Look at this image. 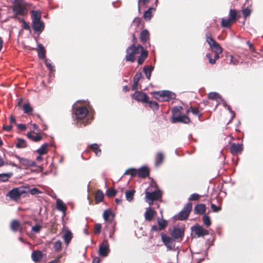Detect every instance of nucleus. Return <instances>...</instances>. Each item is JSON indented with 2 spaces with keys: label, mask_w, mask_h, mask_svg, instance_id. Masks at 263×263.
<instances>
[{
  "label": "nucleus",
  "mask_w": 263,
  "mask_h": 263,
  "mask_svg": "<svg viewBox=\"0 0 263 263\" xmlns=\"http://www.w3.org/2000/svg\"><path fill=\"white\" fill-rule=\"evenodd\" d=\"M150 0H139L138 1V10H140V5H145L149 3Z\"/></svg>",
  "instance_id": "59"
},
{
  "label": "nucleus",
  "mask_w": 263,
  "mask_h": 263,
  "mask_svg": "<svg viewBox=\"0 0 263 263\" xmlns=\"http://www.w3.org/2000/svg\"><path fill=\"white\" fill-rule=\"evenodd\" d=\"M206 41L210 47L214 52H222V48L220 45L211 36V35L206 34Z\"/></svg>",
  "instance_id": "8"
},
{
  "label": "nucleus",
  "mask_w": 263,
  "mask_h": 263,
  "mask_svg": "<svg viewBox=\"0 0 263 263\" xmlns=\"http://www.w3.org/2000/svg\"><path fill=\"white\" fill-rule=\"evenodd\" d=\"M251 10L249 8H245L242 10V14L245 18H247L250 15Z\"/></svg>",
  "instance_id": "54"
},
{
  "label": "nucleus",
  "mask_w": 263,
  "mask_h": 263,
  "mask_svg": "<svg viewBox=\"0 0 263 263\" xmlns=\"http://www.w3.org/2000/svg\"><path fill=\"white\" fill-rule=\"evenodd\" d=\"M205 211L206 206L204 204H197L194 207V212L196 214L202 215L205 213Z\"/></svg>",
  "instance_id": "25"
},
{
  "label": "nucleus",
  "mask_w": 263,
  "mask_h": 263,
  "mask_svg": "<svg viewBox=\"0 0 263 263\" xmlns=\"http://www.w3.org/2000/svg\"><path fill=\"white\" fill-rule=\"evenodd\" d=\"M62 242L60 240H58L54 243V249L56 251H60L62 249Z\"/></svg>",
  "instance_id": "49"
},
{
  "label": "nucleus",
  "mask_w": 263,
  "mask_h": 263,
  "mask_svg": "<svg viewBox=\"0 0 263 263\" xmlns=\"http://www.w3.org/2000/svg\"><path fill=\"white\" fill-rule=\"evenodd\" d=\"M30 13L33 30L35 32H42L44 29V24L41 21V12L40 11L32 10Z\"/></svg>",
  "instance_id": "1"
},
{
  "label": "nucleus",
  "mask_w": 263,
  "mask_h": 263,
  "mask_svg": "<svg viewBox=\"0 0 263 263\" xmlns=\"http://www.w3.org/2000/svg\"><path fill=\"white\" fill-rule=\"evenodd\" d=\"M31 257L33 261L38 262L43 258V254L40 251H34L32 253Z\"/></svg>",
  "instance_id": "27"
},
{
  "label": "nucleus",
  "mask_w": 263,
  "mask_h": 263,
  "mask_svg": "<svg viewBox=\"0 0 263 263\" xmlns=\"http://www.w3.org/2000/svg\"><path fill=\"white\" fill-rule=\"evenodd\" d=\"M17 142L16 143L15 147L17 148H24L27 146L26 141L21 138L16 139Z\"/></svg>",
  "instance_id": "32"
},
{
  "label": "nucleus",
  "mask_w": 263,
  "mask_h": 263,
  "mask_svg": "<svg viewBox=\"0 0 263 263\" xmlns=\"http://www.w3.org/2000/svg\"><path fill=\"white\" fill-rule=\"evenodd\" d=\"M164 158V154L162 152L157 153L155 157V165L159 166L163 161Z\"/></svg>",
  "instance_id": "30"
},
{
  "label": "nucleus",
  "mask_w": 263,
  "mask_h": 263,
  "mask_svg": "<svg viewBox=\"0 0 263 263\" xmlns=\"http://www.w3.org/2000/svg\"><path fill=\"white\" fill-rule=\"evenodd\" d=\"M162 198V192L157 188L153 192L145 191V201L150 205H152L155 201L158 200Z\"/></svg>",
  "instance_id": "4"
},
{
  "label": "nucleus",
  "mask_w": 263,
  "mask_h": 263,
  "mask_svg": "<svg viewBox=\"0 0 263 263\" xmlns=\"http://www.w3.org/2000/svg\"><path fill=\"white\" fill-rule=\"evenodd\" d=\"M142 76V74L141 72H137L134 77L133 82H139Z\"/></svg>",
  "instance_id": "57"
},
{
  "label": "nucleus",
  "mask_w": 263,
  "mask_h": 263,
  "mask_svg": "<svg viewBox=\"0 0 263 263\" xmlns=\"http://www.w3.org/2000/svg\"><path fill=\"white\" fill-rule=\"evenodd\" d=\"M192 210V203L190 202H187L184 205L182 210L178 213V215L177 216V219L181 221L187 219Z\"/></svg>",
  "instance_id": "5"
},
{
  "label": "nucleus",
  "mask_w": 263,
  "mask_h": 263,
  "mask_svg": "<svg viewBox=\"0 0 263 263\" xmlns=\"http://www.w3.org/2000/svg\"><path fill=\"white\" fill-rule=\"evenodd\" d=\"M57 208L59 211L63 212H65L67 210L66 205L63 202L59 199L57 200Z\"/></svg>",
  "instance_id": "39"
},
{
  "label": "nucleus",
  "mask_w": 263,
  "mask_h": 263,
  "mask_svg": "<svg viewBox=\"0 0 263 263\" xmlns=\"http://www.w3.org/2000/svg\"><path fill=\"white\" fill-rule=\"evenodd\" d=\"M232 23H233L229 18H222L221 20V25L224 28H229L231 26Z\"/></svg>",
  "instance_id": "44"
},
{
  "label": "nucleus",
  "mask_w": 263,
  "mask_h": 263,
  "mask_svg": "<svg viewBox=\"0 0 263 263\" xmlns=\"http://www.w3.org/2000/svg\"><path fill=\"white\" fill-rule=\"evenodd\" d=\"M155 11V8L150 7L149 9L144 13L143 17L146 21H149L152 16V12Z\"/></svg>",
  "instance_id": "34"
},
{
  "label": "nucleus",
  "mask_w": 263,
  "mask_h": 263,
  "mask_svg": "<svg viewBox=\"0 0 263 263\" xmlns=\"http://www.w3.org/2000/svg\"><path fill=\"white\" fill-rule=\"evenodd\" d=\"M74 118L78 121H83L88 114V110L85 106H80L77 108L73 113Z\"/></svg>",
  "instance_id": "7"
},
{
  "label": "nucleus",
  "mask_w": 263,
  "mask_h": 263,
  "mask_svg": "<svg viewBox=\"0 0 263 263\" xmlns=\"http://www.w3.org/2000/svg\"><path fill=\"white\" fill-rule=\"evenodd\" d=\"M211 206L213 212L217 213L221 210V206L220 205L217 206L214 203H211Z\"/></svg>",
  "instance_id": "53"
},
{
  "label": "nucleus",
  "mask_w": 263,
  "mask_h": 263,
  "mask_svg": "<svg viewBox=\"0 0 263 263\" xmlns=\"http://www.w3.org/2000/svg\"><path fill=\"white\" fill-rule=\"evenodd\" d=\"M27 136L29 139L32 140L34 142H39L42 139V137L39 134L33 136L31 134V133H28Z\"/></svg>",
  "instance_id": "43"
},
{
  "label": "nucleus",
  "mask_w": 263,
  "mask_h": 263,
  "mask_svg": "<svg viewBox=\"0 0 263 263\" xmlns=\"http://www.w3.org/2000/svg\"><path fill=\"white\" fill-rule=\"evenodd\" d=\"M72 233L69 230H67L63 235L65 244L68 246L72 238Z\"/></svg>",
  "instance_id": "28"
},
{
  "label": "nucleus",
  "mask_w": 263,
  "mask_h": 263,
  "mask_svg": "<svg viewBox=\"0 0 263 263\" xmlns=\"http://www.w3.org/2000/svg\"><path fill=\"white\" fill-rule=\"evenodd\" d=\"M130 175L132 177H135L138 175L137 170L134 168L127 169L124 173V175Z\"/></svg>",
  "instance_id": "42"
},
{
  "label": "nucleus",
  "mask_w": 263,
  "mask_h": 263,
  "mask_svg": "<svg viewBox=\"0 0 263 263\" xmlns=\"http://www.w3.org/2000/svg\"><path fill=\"white\" fill-rule=\"evenodd\" d=\"M49 145L47 143H44L43 144L41 147L39 148L36 152L37 154H39L40 155H43L47 153V147H48Z\"/></svg>",
  "instance_id": "38"
},
{
  "label": "nucleus",
  "mask_w": 263,
  "mask_h": 263,
  "mask_svg": "<svg viewBox=\"0 0 263 263\" xmlns=\"http://www.w3.org/2000/svg\"><path fill=\"white\" fill-rule=\"evenodd\" d=\"M45 64L46 66L50 69V70H54V67L52 65L51 63H50L47 60H45Z\"/></svg>",
  "instance_id": "62"
},
{
  "label": "nucleus",
  "mask_w": 263,
  "mask_h": 263,
  "mask_svg": "<svg viewBox=\"0 0 263 263\" xmlns=\"http://www.w3.org/2000/svg\"><path fill=\"white\" fill-rule=\"evenodd\" d=\"M12 126L11 125H4L3 126V129L4 130L10 132L12 130Z\"/></svg>",
  "instance_id": "64"
},
{
  "label": "nucleus",
  "mask_w": 263,
  "mask_h": 263,
  "mask_svg": "<svg viewBox=\"0 0 263 263\" xmlns=\"http://www.w3.org/2000/svg\"><path fill=\"white\" fill-rule=\"evenodd\" d=\"M135 193L134 190H127L125 192V197L127 201L130 202L134 199V196Z\"/></svg>",
  "instance_id": "36"
},
{
  "label": "nucleus",
  "mask_w": 263,
  "mask_h": 263,
  "mask_svg": "<svg viewBox=\"0 0 263 263\" xmlns=\"http://www.w3.org/2000/svg\"><path fill=\"white\" fill-rule=\"evenodd\" d=\"M230 63L234 65H237L238 63V61L233 57L232 55H230Z\"/></svg>",
  "instance_id": "60"
},
{
  "label": "nucleus",
  "mask_w": 263,
  "mask_h": 263,
  "mask_svg": "<svg viewBox=\"0 0 263 263\" xmlns=\"http://www.w3.org/2000/svg\"><path fill=\"white\" fill-rule=\"evenodd\" d=\"M229 18L233 22H235L237 17V13L236 10L231 9L229 11Z\"/></svg>",
  "instance_id": "41"
},
{
  "label": "nucleus",
  "mask_w": 263,
  "mask_h": 263,
  "mask_svg": "<svg viewBox=\"0 0 263 263\" xmlns=\"http://www.w3.org/2000/svg\"><path fill=\"white\" fill-rule=\"evenodd\" d=\"M206 57L209 60V63L211 64H215V60L212 59V55L211 53H208L206 54Z\"/></svg>",
  "instance_id": "58"
},
{
  "label": "nucleus",
  "mask_w": 263,
  "mask_h": 263,
  "mask_svg": "<svg viewBox=\"0 0 263 263\" xmlns=\"http://www.w3.org/2000/svg\"><path fill=\"white\" fill-rule=\"evenodd\" d=\"M109 252V244L107 240H103L100 245L99 249V254L100 256L105 257Z\"/></svg>",
  "instance_id": "12"
},
{
  "label": "nucleus",
  "mask_w": 263,
  "mask_h": 263,
  "mask_svg": "<svg viewBox=\"0 0 263 263\" xmlns=\"http://www.w3.org/2000/svg\"><path fill=\"white\" fill-rule=\"evenodd\" d=\"M132 98L134 100L146 103V102H148V96L145 92L136 91L135 93L132 95Z\"/></svg>",
  "instance_id": "10"
},
{
  "label": "nucleus",
  "mask_w": 263,
  "mask_h": 263,
  "mask_svg": "<svg viewBox=\"0 0 263 263\" xmlns=\"http://www.w3.org/2000/svg\"><path fill=\"white\" fill-rule=\"evenodd\" d=\"M137 171L138 176L140 178H145L149 175V170L146 166H142Z\"/></svg>",
  "instance_id": "24"
},
{
  "label": "nucleus",
  "mask_w": 263,
  "mask_h": 263,
  "mask_svg": "<svg viewBox=\"0 0 263 263\" xmlns=\"http://www.w3.org/2000/svg\"><path fill=\"white\" fill-rule=\"evenodd\" d=\"M146 103L148 104L149 107L154 110H157L159 109V105L156 101L148 100V102H146Z\"/></svg>",
  "instance_id": "45"
},
{
  "label": "nucleus",
  "mask_w": 263,
  "mask_h": 263,
  "mask_svg": "<svg viewBox=\"0 0 263 263\" xmlns=\"http://www.w3.org/2000/svg\"><path fill=\"white\" fill-rule=\"evenodd\" d=\"M158 224L159 226V230H162L167 226V222L166 220L162 219L158 221Z\"/></svg>",
  "instance_id": "47"
},
{
  "label": "nucleus",
  "mask_w": 263,
  "mask_h": 263,
  "mask_svg": "<svg viewBox=\"0 0 263 263\" xmlns=\"http://www.w3.org/2000/svg\"><path fill=\"white\" fill-rule=\"evenodd\" d=\"M192 229L198 237L204 236L209 234L208 230L204 229L202 227L199 225L192 227Z\"/></svg>",
  "instance_id": "18"
},
{
  "label": "nucleus",
  "mask_w": 263,
  "mask_h": 263,
  "mask_svg": "<svg viewBox=\"0 0 263 263\" xmlns=\"http://www.w3.org/2000/svg\"><path fill=\"white\" fill-rule=\"evenodd\" d=\"M243 145L241 144L232 143L230 147V150L233 155H236L242 152L243 150Z\"/></svg>",
  "instance_id": "16"
},
{
  "label": "nucleus",
  "mask_w": 263,
  "mask_h": 263,
  "mask_svg": "<svg viewBox=\"0 0 263 263\" xmlns=\"http://www.w3.org/2000/svg\"><path fill=\"white\" fill-rule=\"evenodd\" d=\"M154 69V67L152 66H147L143 68V72L146 75L148 80H149L151 77L152 72Z\"/></svg>",
  "instance_id": "35"
},
{
  "label": "nucleus",
  "mask_w": 263,
  "mask_h": 263,
  "mask_svg": "<svg viewBox=\"0 0 263 263\" xmlns=\"http://www.w3.org/2000/svg\"><path fill=\"white\" fill-rule=\"evenodd\" d=\"M103 216L106 221L112 222L115 218V214L110 209H107L104 211Z\"/></svg>",
  "instance_id": "22"
},
{
  "label": "nucleus",
  "mask_w": 263,
  "mask_h": 263,
  "mask_svg": "<svg viewBox=\"0 0 263 263\" xmlns=\"http://www.w3.org/2000/svg\"><path fill=\"white\" fill-rule=\"evenodd\" d=\"M183 107L181 106H174L172 109V117L171 120H174L177 118L183 115Z\"/></svg>",
  "instance_id": "14"
},
{
  "label": "nucleus",
  "mask_w": 263,
  "mask_h": 263,
  "mask_svg": "<svg viewBox=\"0 0 263 263\" xmlns=\"http://www.w3.org/2000/svg\"><path fill=\"white\" fill-rule=\"evenodd\" d=\"M29 192L32 195H37L42 193L41 191H40L38 189L35 187L29 190Z\"/></svg>",
  "instance_id": "55"
},
{
  "label": "nucleus",
  "mask_w": 263,
  "mask_h": 263,
  "mask_svg": "<svg viewBox=\"0 0 263 263\" xmlns=\"http://www.w3.org/2000/svg\"><path fill=\"white\" fill-rule=\"evenodd\" d=\"M102 225L100 223H96L94 227L93 232L95 234H99L101 233Z\"/></svg>",
  "instance_id": "50"
},
{
  "label": "nucleus",
  "mask_w": 263,
  "mask_h": 263,
  "mask_svg": "<svg viewBox=\"0 0 263 263\" xmlns=\"http://www.w3.org/2000/svg\"><path fill=\"white\" fill-rule=\"evenodd\" d=\"M89 147L96 154V156H100L101 154V149L98 144H92L89 145Z\"/></svg>",
  "instance_id": "33"
},
{
  "label": "nucleus",
  "mask_w": 263,
  "mask_h": 263,
  "mask_svg": "<svg viewBox=\"0 0 263 263\" xmlns=\"http://www.w3.org/2000/svg\"><path fill=\"white\" fill-rule=\"evenodd\" d=\"M16 126H17V128L21 130L24 131L26 129V126L25 124H16Z\"/></svg>",
  "instance_id": "63"
},
{
  "label": "nucleus",
  "mask_w": 263,
  "mask_h": 263,
  "mask_svg": "<svg viewBox=\"0 0 263 263\" xmlns=\"http://www.w3.org/2000/svg\"><path fill=\"white\" fill-rule=\"evenodd\" d=\"M10 228L13 232L18 231L20 233H22L23 231V226H22L20 221L16 219L11 221L10 223Z\"/></svg>",
  "instance_id": "15"
},
{
  "label": "nucleus",
  "mask_w": 263,
  "mask_h": 263,
  "mask_svg": "<svg viewBox=\"0 0 263 263\" xmlns=\"http://www.w3.org/2000/svg\"><path fill=\"white\" fill-rule=\"evenodd\" d=\"M117 191L114 188L108 189L106 193V195L108 197H114L116 195Z\"/></svg>",
  "instance_id": "48"
},
{
  "label": "nucleus",
  "mask_w": 263,
  "mask_h": 263,
  "mask_svg": "<svg viewBox=\"0 0 263 263\" xmlns=\"http://www.w3.org/2000/svg\"><path fill=\"white\" fill-rule=\"evenodd\" d=\"M201 110L202 109H200L199 107L191 106L186 109V112L187 115L189 112H191L194 115L198 116L200 119L202 116Z\"/></svg>",
  "instance_id": "23"
},
{
  "label": "nucleus",
  "mask_w": 263,
  "mask_h": 263,
  "mask_svg": "<svg viewBox=\"0 0 263 263\" xmlns=\"http://www.w3.org/2000/svg\"><path fill=\"white\" fill-rule=\"evenodd\" d=\"M104 194L100 190H98L95 194V201L96 203H98L103 201L104 199Z\"/></svg>",
  "instance_id": "31"
},
{
  "label": "nucleus",
  "mask_w": 263,
  "mask_h": 263,
  "mask_svg": "<svg viewBox=\"0 0 263 263\" xmlns=\"http://www.w3.org/2000/svg\"><path fill=\"white\" fill-rule=\"evenodd\" d=\"M150 39V34L147 29L142 30L140 34V40L143 44H145Z\"/></svg>",
  "instance_id": "21"
},
{
  "label": "nucleus",
  "mask_w": 263,
  "mask_h": 263,
  "mask_svg": "<svg viewBox=\"0 0 263 263\" xmlns=\"http://www.w3.org/2000/svg\"><path fill=\"white\" fill-rule=\"evenodd\" d=\"M184 231L183 230L178 228H175L171 232V236L174 239L178 240L181 241L184 236Z\"/></svg>",
  "instance_id": "13"
},
{
  "label": "nucleus",
  "mask_w": 263,
  "mask_h": 263,
  "mask_svg": "<svg viewBox=\"0 0 263 263\" xmlns=\"http://www.w3.org/2000/svg\"><path fill=\"white\" fill-rule=\"evenodd\" d=\"M140 53L141 54L138 58V63L139 65H142L144 63L145 60L148 57V52L146 50H144L143 49V47H142V50H141V51Z\"/></svg>",
  "instance_id": "26"
},
{
  "label": "nucleus",
  "mask_w": 263,
  "mask_h": 263,
  "mask_svg": "<svg viewBox=\"0 0 263 263\" xmlns=\"http://www.w3.org/2000/svg\"><path fill=\"white\" fill-rule=\"evenodd\" d=\"M24 112L27 115H30L33 111V108L29 103H25L22 106Z\"/></svg>",
  "instance_id": "37"
},
{
  "label": "nucleus",
  "mask_w": 263,
  "mask_h": 263,
  "mask_svg": "<svg viewBox=\"0 0 263 263\" xmlns=\"http://www.w3.org/2000/svg\"><path fill=\"white\" fill-rule=\"evenodd\" d=\"M12 175L13 174L12 173L0 174V182L7 181Z\"/></svg>",
  "instance_id": "40"
},
{
  "label": "nucleus",
  "mask_w": 263,
  "mask_h": 263,
  "mask_svg": "<svg viewBox=\"0 0 263 263\" xmlns=\"http://www.w3.org/2000/svg\"><path fill=\"white\" fill-rule=\"evenodd\" d=\"M15 157L20 160V162L22 165L26 168L34 166L35 165V162L31 160L21 158L17 155H16Z\"/></svg>",
  "instance_id": "20"
},
{
  "label": "nucleus",
  "mask_w": 263,
  "mask_h": 263,
  "mask_svg": "<svg viewBox=\"0 0 263 263\" xmlns=\"http://www.w3.org/2000/svg\"><path fill=\"white\" fill-rule=\"evenodd\" d=\"M219 98V95L215 92H212L209 93L208 98L211 100L217 99Z\"/></svg>",
  "instance_id": "52"
},
{
  "label": "nucleus",
  "mask_w": 263,
  "mask_h": 263,
  "mask_svg": "<svg viewBox=\"0 0 263 263\" xmlns=\"http://www.w3.org/2000/svg\"><path fill=\"white\" fill-rule=\"evenodd\" d=\"M38 49V55L40 59H44L46 58V50L43 46V45L41 44H39L37 45Z\"/></svg>",
  "instance_id": "29"
},
{
  "label": "nucleus",
  "mask_w": 263,
  "mask_h": 263,
  "mask_svg": "<svg viewBox=\"0 0 263 263\" xmlns=\"http://www.w3.org/2000/svg\"><path fill=\"white\" fill-rule=\"evenodd\" d=\"M202 220L204 224L208 228L211 224V221L209 216L204 215L202 217Z\"/></svg>",
  "instance_id": "46"
},
{
  "label": "nucleus",
  "mask_w": 263,
  "mask_h": 263,
  "mask_svg": "<svg viewBox=\"0 0 263 263\" xmlns=\"http://www.w3.org/2000/svg\"><path fill=\"white\" fill-rule=\"evenodd\" d=\"M200 197V195L197 193L192 194L189 198V201H198Z\"/></svg>",
  "instance_id": "51"
},
{
  "label": "nucleus",
  "mask_w": 263,
  "mask_h": 263,
  "mask_svg": "<svg viewBox=\"0 0 263 263\" xmlns=\"http://www.w3.org/2000/svg\"><path fill=\"white\" fill-rule=\"evenodd\" d=\"M161 238L164 245L169 249L172 250L175 248L174 239L164 233L161 234Z\"/></svg>",
  "instance_id": "11"
},
{
  "label": "nucleus",
  "mask_w": 263,
  "mask_h": 263,
  "mask_svg": "<svg viewBox=\"0 0 263 263\" xmlns=\"http://www.w3.org/2000/svg\"><path fill=\"white\" fill-rule=\"evenodd\" d=\"M172 123H183L185 124H190L191 122L190 118L188 117V115L186 114V112L185 115H182L181 116L177 118L174 120H171Z\"/></svg>",
  "instance_id": "17"
},
{
  "label": "nucleus",
  "mask_w": 263,
  "mask_h": 263,
  "mask_svg": "<svg viewBox=\"0 0 263 263\" xmlns=\"http://www.w3.org/2000/svg\"><path fill=\"white\" fill-rule=\"evenodd\" d=\"M142 46L140 45L136 46L134 44H132L130 46L128 47L126 51V61L134 62L135 61L136 56L140 53L141 50H142Z\"/></svg>",
  "instance_id": "3"
},
{
  "label": "nucleus",
  "mask_w": 263,
  "mask_h": 263,
  "mask_svg": "<svg viewBox=\"0 0 263 263\" xmlns=\"http://www.w3.org/2000/svg\"><path fill=\"white\" fill-rule=\"evenodd\" d=\"M26 193L27 192L23 187H17L10 190L8 193L7 196L9 197L11 199L16 201L20 198L23 194Z\"/></svg>",
  "instance_id": "9"
},
{
  "label": "nucleus",
  "mask_w": 263,
  "mask_h": 263,
  "mask_svg": "<svg viewBox=\"0 0 263 263\" xmlns=\"http://www.w3.org/2000/svg\"><path fill=\"white\" fill-rule=\"evenodd\" d=\"M156 215V212L153 209L150 207L146 208V211L144 213L145 220L148 221H152Z\"/></svg>",
  "instance_id": "19"
},
{
  "label": "nucleus",
  "mask_w": 263,
  "mask_h": 263,
  "mask_svg": "<svg viewBox=\"0 0 263 263\" xmlns=\"http://www.w3.org/2000/svg\"><path fill=\"white\" fill-rule=\"evenodd\" d=\"M142 20L140 17H136L134 19L133 23L136 25L137 27H138L141 24Z\"/></svg>",
  "instance_id": "61"
},
{
  "label": "nucleus",
  "mask_w": 263,
  "mask_h": 263,
  "mask_svg": "<svg viewBox=\"0 0 263 263\" xmlns=\"http://www.w3.org/2000/svg\"><path fill=\"white\" fill-rule=\"evenodd\" d=\"M154 94L157 96L155 98L159 100H161L162 101H168L170 100L174 99L175 98L176 95L168 90H163L155 92Z\"/></svg>",
  "instance_id": "6"
},
{
  "label": "nucleus",
  "mask_w": 263,
  "mask_h": 263,
  "mask_svg": "<svg viewBox=\"0 0 263 263\" xmlns=\"http://www.w3.org/2000/svg\"><path fill=\"white\" fill-rule=\"evenodd\" d=\"M42 229V227L39 224H36L35 226H33L31 228L32 231L35 233H39Z\"/></svg>",
  "instance_id": "56"
},
{
  "label": "nucleus",
  "mask_w": 263,
  "mask_h": 263,
  "mask_svg": "<svg viewBox=\"0 0 263 263\" xmlns=\"http://www.w3.org/2000/svg\"><path fill=\"white\" fill-rule=\"evenodd\" d=\"M12 10L14 13L13 18H16L19 15L24 16L28 13L27 4L22 0H15Z\"/></svg>",
  "instance_id": "2"
}]
</instances>
